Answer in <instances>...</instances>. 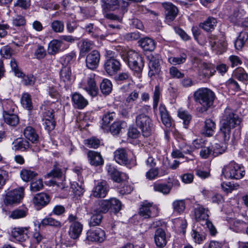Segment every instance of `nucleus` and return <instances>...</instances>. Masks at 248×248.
Here are the masks:
<instances>
[{
    "instance_id": "obj_1",
    "label": "nucleus",
    "mask_w": 248,
    "mask_h": 248,
    "mask_svg": "<svg viewBox=\"0 0 248 248\" xmlns=\"http://www.w3.org/2000/svg\"><path fill=\"white\" fill-rule=\"evenodd\" d=\"M193 98L196 103L201 106L197 108L198 112L202 113L206 112L213 106L216 95L209 88H201L194 92Z\"/></svg>"
},
{
    "instance_id": "obj_2",
    "label": "nucleus",
    "mask_w": 248,
    "mask_h": 248,
    "mask_svg": "<svg viewBox=\"0 0 248 248\" xmlns=\"http://www.w3.org/2000/svg\"><path fill=\"white\" fill-rule=\"evenodd\" d=\"M124 60L134 74L140 77L144 65L143 58L136 51L129 50Z\"/></svg>"
},
{
    "instance_id": "obj_3",
    "label": "nucleus",
    "mask_w": 248,
    "mask_h": 248,
    "mask_svg": "<svg viewBox=\"0 0 248 248\" xmlns=\"http://www.w3.org/2000/svg\"><path fill=\"white\" fill-rule=\"evenodd\" d=\"M222 175L226 178L240 179L245 175L244 167L234 161L230 162L225 166L222 170Z\"/></svg>"
},
{
    "instance_id": "obj_4",
    "label": "nucleus",
    "mask_w": 248,
    "mask_h": 248,
    "mask_svg": "<svg viewBox=\"0 0 248 248\" xmlns=\"http://www.w3.org/2000/svg\"><path fill=\"white\" fill-rule=\"evenodd\" d=\"M24 196V188L20 187L8 191L5 195L3 202L6 205L19 203Z\"/></svg>"
},
{
    "instance_id": "obj_5",
    "label": "nucleus",
    "mask_w": 248,
    "mask_h": 248,
    "mask_svg": "<svg viewBox=\"0 0 248 248\" xmlns=\"http://www.w3.org/2000/svg\"><path fill=\"white\" fill-rule=\"evenodd\" d=\"M139 215L144 218L154 217L158 215V209L153 203L145 201L139 209Z\"/></svg>"
},
{
    "instance_id": "obj_6",
    "label": "nucleus",
    "mask_w": 248,
    "mask_h": 248,
    "mask_svg": "<svg viewBox=\"0 0 248 248\" xmlns=\"http://www.w3.org/2000/svg\"><path fill=\"white\" fill-rule=\"evenodd\" d=\"M94 75L87 77L81 83V87L92 97L96 96L98 93V88L94 79Z\"/></svg>"
},
{
    "instance_id": "obj_7",
    "label": "nucleus",
    "mask_w": 248,
    "mask_h": 248,
    "mask_svg": "<svg viewBox=\"0 0 248 248\" xmlns=\"http://www.w3.org/2000/svg\"><path fill=\"white\" fill-rule=\"evenodd\" d=\"M221 124H240L241 118L234 113L233 110L230 108H226L221 117Z\"/></svg>"
},
{
    "instance_id": "obj_8",
    "label": "nucleus",
    "mask_w": 248,
    "mask_h": 248,
    "mask_svg": "<svg viewBox=\"0 0 248 248\" xmlns=\"http://www.w3.org/2000/svg\"><path fill=\"white\" fill-rule=\"evenodd\" d=\"M51 105L49 103H45L40 107L41 109L43 111V121H45V124L50 123L51 124H55L56 121L54 118V111L52 108Z\"/></svg>"
},
{
    "instance_id": "obj_9",
    "label": "nucleus",
    "mask_w": 248,
    "mask_h": 248,
    "mask_svg": "<svg viewBox=\"0 0 248 248\" xmlns=\"http://www.w3.org/2000/svg\"><path fill=\"white\" fill-rule=\"evenodd\" d=\"M105 238V232L100 228L90 229L87 232L86 239L89 241L101 243Z\"/></svg>"
},
{
    "instance_id": "obj_10",
    "label": "nucleus",
    "mask_w": 248,
    "mask_h": 248,
    "mask_svg": "<svg viewBox=\"0 0 248 248\" xmlns=\"http://www.w3.org/2000/svg\"><path fill=\"white\" fill-rule=\"evenodd\" d=\"M100 60V55L99 52L97 50H93L86 56V66L91 70L95 69L98 66Z\"/></svg>"
},
{
    "instance_id": "obj_11",
    "label": "nucleus",
    "mask_w": 248,
    "mask_h": 248,
    "mask_svg": "<svg viewBox=\"0 0 248 248\" xmlns=\"http://www.w3.org/2000/svg\"><path fill=\"white\" fill-rule=\"evenodd\" d=\"M104 68L108 74L112 76L120 70L121 63L116 59L109 58L106 60Z\"/></svg>"
},
{
    "instance_id": "obj_12",
    "label": "nucleus",
    "mask_w": 248,
    "mask_h": 248,
    "mask_svg": "<svg viewBox=\"0 0 248 248\" xmlns=\"http://www.w3.org/2000/svg\"><path fill=\"white\" fill-rule=\"evenodd\" d=\"M108 191V186L106 181H101L97 183L94 187L92 195L95 198H104Z\"/></svg>"
},
{
    "instance_id": "obj_13",
    "label": "nucleus",
    "mask_w": 248,
    "mask_h": 248,
    "mask_svg": "<svg viewBox=\"0 0 248 248\" xmlns=\"http://www.w3.org/2000/svg\"><path fill=\"white\" fill-rule=\"evenodd\" d=\"M148 58L149 60L148 75L150 78H152L159 74L161 71L159 61L158 58L152 55L149 56Z\"/></svg>"
},
{
    "instance_id": "obj_14",
    "label": "nucleus",
    "mask_w": 248,
    "mask_h": 248,
    "mask_svg": "<svg viewBox=\"0 0 248 248\" xmlns=\"http://www.w3.org/2000/svg\"><path fill=\"white\" fill-rule=\"evenodd\" d=\"M29 227L14 228L11 232V236L16 240L23 242L28 238Z\"/></svg>"
},
{
    "instance_id": "obj_15",
    "label": "nucleus",
    "mask_w": 248,
    "mask_h": 248,
    "mask_svg": "<svg viewBox=\"0 0 248 248\" xmlns=\"http://www.w3.org/2000/svg\"><path fill=\"white\" fill-rule=\"evenodd\" d=\"M162 6L165 9L166 19L170 21H173L178 13L177 7L170 2L163 3Z\"/></svg>"
},
{
    "instance_id": "obj_16",
    "label": "nucleus",
    "mask_w": 248,
    "mask_h": 248,
    "mask_svg": "<svg viewBox=\"0 0 248 248\" xmlns=\"http://www.w3.org/2000/svg\"><path fill=\"white\" fill-rule=\"evenodd\" d=\"M216 70L213 64L209 63L203 62L202 63L199 70V76L203 78L208 79L213 76Z\"/></svg>"
},
{
    "instance_id": "obj_17",
    "label": "nucleus",
    "mask_w": 248,
    "mask_h": 248,
    "mask_svg": "<svg viewBox=\"0 0 248 248\" xmlns=\"http://www.w3.org/2000/svg\"><path fill=\"white\" fill-rule=\"evenodd\" d=\"M155 242L156 246L160 248L164 247L167 243L166 234L162 228L156 230L154 236Z\"/></svg>"
},
{
    "instance_id": "obj_18",
    "label": "nucleus",
    "mask_w": 248,
    "mask_h": 248,
    "mask_svg": "<svg viewBox=\"0 0 248 248\" xmlns=\"http://www.w3.org/2000/svg\"><path fill=\"white\" fill-rule=\"evenodd\" d=\"M217 37L213 34L209 36V42L213 50H216L217 53H221L224 51L226 47V43L224 41H221L220 43H217Z\"/></svg>"
},
{
    "instance_id": "obj_19",
    "label": "nucleus",
    "mask_w": 248,
    "mask_h": 248,
    "mask_svg": "<svg viewBox=\"0 0 248 248\" xmlns=\"http://www.w3.org/2000/svg\"><path fill=\"white\" fill-rule=\"evenodd\" d=\"M83 225L78 221H75L71 223L68 232L70 237L73 239L78 238L82 231Z\"/></svg>"
},
{
    "instance_id": "obj_20",
    "label": "nucleus",
    "mask_w": 248,
    "mask_h": 248,
    "mask_svg": "<svg viewBox=\"0 0 248 248\" xmlns=\"http://www.w3.org/2000/svg\"><path fill=\"white\" fill-rule=\"evenodd\" d=\"M32 201L35 206L42 207L49 203L50 197L48 194L45 193H40L34 196Z\"/></svg>"
},
{
    "instance_id": "obj_21",
    "label": "nucleus",
    "mask_w": 248,
    "mask_h": 248,
    "mask_svg": "<svg viewBox=\"0 0 248 248\" xmlns=\"http://www.w3.org/2000/svg\"><path fill=\"white\" fill-rule=\"evenodd\" d=\"M87 156L90 163L94 166H101L104 163L103 158L99 153L93 151H89Z\"/></svg>"
},
{
    "instance_id": "obj_22",
    "label": "nucleus",
    "mask_w": 248,
    "mask_h": 248,
    "mask_svg": "<svg viewBox=\"0 0 248 248\" xmlns=\"http://www.w3.org/2000/svg\"><path fill=\"white\" fill-rule=\"evenodd\" d=\"M114 157L115 161L120 165H127L129 163L127 155L124 148L116 150L114 153Z\"/></svg>"
},
{
    "instance_id": "obj_23",
    "label": "nucleus",
    "mask_w": 248,
    "mask_h": 248,
    "mask_svg": "<svg viewBox=\"0 0 248 248\" xmlns=\"http://www.w3.org/2000/svg\"><path fill=\"white\" fill-rule=\"evenodd\" d=\"M138 43L144 51H153L156 46L155 41L148 37L140 39Z\"/></svg>"
},
{
    "instance_id": "obj_24",
    "label": "nucleus",
    "mask_w": 248,
    "mask_h": 248,
    "mask_svg": "<svg viewBox=\"0 0 248 248\" xmlns=\"http://www.w3.org/2000/svg\"><path fill=\"white\" fill-rule=\"evenodd\" d=\"M217 21L213 17H209L205 21L199 24V26L204 31L209 32L214 30L216 26Z\"/></svg>"
},
{
    "instance_id": "obj_25",
    "label": "nucleus",
    "mask_w": 248,
    "mask_h": 248,
    "mask_svg": "<svg viewBox=\"0 0 248 248\" xmlns=\"http://www.w3.org/2000/svg\"><path fill=\"white\" fill-rule=\"evenodd\" d=\"M100 1L103 11L105 12L114 11L119 5L118 0H100Z\"/></svg>"
},
{
    "instance_id": "obj_26",
    "label": "nucleus",
    "mask_w": 248,
    "mask_h": 248,
    "mask_svg": "<svg viewBox=\"0 0 248 248\" xmlns=\"http://www.w3.org/2000/svg\"><path fill=\"white\" fill-rule=\"evenodd\" d=\"M106 170L108 175L110 177L111 179L115 182L120 183L122 181V174L113 166L108 164L107 165Z\"/></svg>"
},
{
    "instance_id": "obj_27",
    "label": "nucleus",
    "mask_w": 248,
    "mask_h": 248,
    "mask_svg": "<svg viewBox=\"0 0 248 248\" xmlns=\"http://www.w3.org/2000/svg\"><path fill=\"white\" fill-rule=\"evenodd\" d=\"M195 218L198 221L202 220H208L209 217V210L202 206H198L195 209Z\"/></svg>"
},
{
    "instance_id": "obj_28",
    "label": "nucleus",
    "mask_w": 248,
    "mask_h": 248,
    "mask_svg": "<svg viewBox=\"0 0 248 248\" xmlns=\"http://www.w3.org/2000/svg\"><path fill=\"white\" fill-rule=\"evenodd\" d=\"M75 107L78 109H82L88 104V101L80 94L75 93L72 98Z\"/></svg>"
},
{
    "instance_id": "obj_29",
    "label": "nucleus",
    "mask_w": 248,
    "mask_h": 248,
    "mask_svg": "<svg viewBox=\"0 0 248 248\" xmlns=\"http://www.w3.org/2000/svg\"><path fill=\"white\" fill-rule=\"evenodd\" d=\"M244 16L243 12H240L238 9H235L230 15L229 19L234 24L241 25L242 22L244 19Z\"/></svg>"
},
{
    "instance_id": "obj_30",
    "label": "nucleus",
    "mask_w": 248,
    "mask_h": 248,
    "mask_svg": "<svg viewBox=\"0 0 248 248\" xmlns=\"http://www.w3.org/2000/svg\"><path fill=\"white\" fill-rule=\"evenodd\" d=\"M61 80L64 83L68 84L72 80V73L69 66H63L60 72Z\"/></svg>"
},
{
    "instance_id": "obj_31",
    "label": "nucleus",
    "mask_w": 248,
    "mask_h": 248,
    "mask_svg": "<svg viewBox=\"0 0 248 248\" xmlns=\"http://www.w3.org/2000/svg\"><path fill=\"white\" fill-rule=\"evenodd\" d=\"M41 224L44 226H49L56 229H60L62 227L61 221L51 217H45L41 221Z\"/></svg>"
},
{
    "instance_id": "obj_32",
    "label": "nucleus",
    "mask_w": 248,
    "mask_h": 248,
    "mask_svg": "<svg viewBox=\"0 0 248 248\" xmlns=\"http://www.w3.org/2000/svg\"><path fill=\"white\" fill-rule=\"evenodd\" d=\"M24 135L25 137L32 143L38 140V135L35 129L31 126H27L24 130Z\"/></svg>"
},
{
    "instance_id": "obj_33",
    "label": "nucleus",
    "mask_w": 248,
    "mask_h": 248,
    "mask_svg": "<svg viewBox=\"0 0 248 248\" xmlns=\"http://www.w3.org/2000/svg\"><path fill=\"white\" fill-rule=\"evenodd\" d=\"M108 200H100L97 202L94 208V212H98L101 214L106 213L109 210Z\"/></svg>"
},
{
    "instance_id": "obj_34",
    "label": "nucleus",
    "mask_w": 248,
    "mask_h": 248,
    "mask_svg": "<svg viewBox=\"0 0 248 248\" xmlns=\"http://www.w3.org/2000/svg\"><path fill=\"white\" fill-rule=\"evenodd\" d=\"M62 41L57 39L52 40L48 44L47 51L49 54L54 55L57 53L62 44Z\"/></svg>"
},
{
    "instance_id": "obj_35",
    "label": "nucleus",
    "mask_w": 248,
    "mask_h": 248,
    "mask_svg": "<svg viewBox=\"0 0 248 248\" xmlns=\"http://www.w3.org/2000/svg\"><path fill=\"white\" fill-rule=\"evenodd\" d=\"M110 212L117 213L121 210V202L116 198H112L108 200Z\"/></svg>"
},
{
    "instance_id": "obj_36",
    "label": "nucleus",
    "mask_w": 248,
    "mask_h": 248,
    "mask_svg": "<svg viewBox=\"0 0 248 248\" xmlns=\"http://www.w3.org/2000/svg\"><path fill=\"white\" fill-rule=\"evenodd\" d=\"M155 191L160 192L163 194H168L170 191L171 187L168 185L164 183H154L152 185Z\"/></svg>"
},
{
    "instance_id": "obj_37",
    "label": "nucleus",
    "mask_w": 248,
    "mask_h": 248,
    "mask_svg": "<svg viewBox=\"0 0 248 248\" xmlns=\"http://www.w3.org/2000/svg\"><path fill=\"white\" fill-rule=\"evenodd\" d=\"M13 144L15 150L25 151L29 147V142L22 139H17L15 140Z\"/></svg>"
},
{
    "instance_id": "obj_38",
    "label": "nucleus",
    "mask_w": 248,
    "mask_h": 248,
    "mask_svg": "<svg viewBox=\"0 0 248 248\" xmlns=\"http://www.w3.org/2000/svg\"><path fill=\"white\" fill-rule=\"evenodd\" d=\"M112 85L111 81L108 79H104L100 85V89L102 93L109 94L112 91Z\"/></svg>"
},
{
    "instance_id": "obj_39",
    "label": "nucleus",
    "mask_w": 248,
    "mask_h": 248,
    "mask_svg": "<svg viewBox=\"0 0 248 248\" xmlns=\"http://www.w3.org/2000/svg\"><path fill=\"white\" fill-rule=\"evenodd\" d=\"M174 212L181 214L184 212L186 208V204L184 200H177L172 202Z\"/></svg>"
},
{
    "instance_id": "obj_40",
    "label": "nucleus",
    "mask_w": 248,
    "mask_h": 248,
    "mask_svg": "<svg viewBox=\"0 0 248 248\" xmlns=\"http://www.w3.org/2000/svg\"><path fill=\"white\" fill-rule=\"evenodd\" d=\"M101 128L104 132H110L113 135L118 134L121 129V125H102Z\"/></svg>"
},
{
    "instance_id": "obj_41",
    "label": "nucleus",
    "mask_w": 248,
    "mask_h": 248,
    "mask_svg": "<svg viewBox=\"0 0 248 248\" xmlns=\"http://www.w3.org/2000/svg\"><path fill=\"white\" fill-rule=\"evenodd\" d=\"M234 127L233 125H221L219 128V133L222 136L224 141L229 140L231 129Z\"/></svg>"
},
{
    "instance_id": "obj_42",
    "label": "nucleus",
    "mask_w": 248,
    "mask_h": 248,
    "mask_svg": "<svg viewBox=\"0 0 248 248\" xmlns=\"http://www.w3.org/2000/svg\"><path fill=\"white\" fill-rule=\"evenodd\" d=\"M102 219V215L98 212H94L93 209V215L92 216L89 221V225L90 226H96L99 225L101 223Z\"/></svg>"
},
{
    "instance_id": "obj_43",
    "label": "nucleus",
    "mask_w": 248,
    "mask_h": 248,
    "mask_svg": "<svg viewBox=\"0 0 248 248\" xmlns=\"http://www.w3.org/2000/svg\"><path fill=\"white\" fill-rule=\"evenodd\" d=\"M21 103L22 106L29 110L32 108V102L31 95L28 93L23 94L21 98Z\"/></svg>"
},
{
    "instance_id": "obj_44",
    "label": "nucleus",
    "mask_w": 248,
    "mask_h": 248,
    "mask_svg": "<svg viewBox=\"0 0 248 248\" xmlns=\"http://www.w3.org/2000/svg\"><path fill=\"white\" fill-rule=\"evenodd\" d=\"M37 173L30 170L24 169L21 171L20 176L25 182H28L36 176Z\"/></svg>"
},
{
    "instance_id": "obj_45",
    "label": "nucleus",
    "mask_w": 248,
    "mask_h": 248,
    "mask_svg": "<svg viewBox=\"0 0 248 248\" xmlns=\"http://www.w3.org/2000/svg\"><path fill=\"white\" fill-rule=\"evenodd\" d=\"M234 78L241 81H246L248 80V74L242 68L236 69L233 72Z\"/></svg>"
},
{
    "instance_id": "obj_46",
    "label": "nucleus",
    "mask_w": 248,
    "mask_h": 248,
    "mask_svg": "<svg viewBox=\"0 0 248 248\" xmlns=\"http://www.w3.org/2000/svg\"><path fill=\"white\" fill-rule=\"evenodd\" d=\"M226 149L227 146L225 144L223 143L221 145L218 143H216L212 147V155L215 157L217 156L224 153Z\"/></svg>"
},
{
    "instance_id": "obj_47",
    "label": "nucleus",
    "mask_w": 248,
    "mask_h": 248,
    "mask_svg": "<svg viewBox=\"0 0 248 248\" xmlns=\"http://www.w3.org/2000/svg\"><path fill=\"white\" fill-rule=\"evenodd\" d=\"M177 115L179 118L183 120L184 124H188L192 119L191 115L187 111L183 108L178 109Z\"/></svg>"
},
{
    "instance_id": "obj_48",
    "label": "nucleus",
    "mask_w": 248,
    "mask_h": 248,
    "mask_svg": "<svg viewBox=\"0 0 248 248\" xmlns=\"http://www.w3.org/2000/svg\"><path fill=\"white\" fill-rule=\"evenodd\" d=\"M3 119L7 124H18L19 123V118L16 114H10L4 112Z\"/></svg>"
},
{
    "instance_id": "obj_49",
    "label": "nucleus",
    "mask_w": 248,
    "mask_h": 248,
    "mask_svg": "<svg viewBox=\"0 0 248 248\" xmlns=\"http://www.w3.org/2000/svg\"><path fill=\"white\" fill-rule=\"evenodd\" d=\"M84 144L89 148L96 149L100 144V140L94 137L86 139L84 140Z\"/></svg>"
},
{
    "instance_id": "obj_50",
    "label": "nucleus",
    "mask_w": 248,
    "mask_h": 248,
    "mask_svg": "<svg viewBox=\"0 0 248 248\" xmlns=\"http://www.w3.org/2000/svg\"><path fill=\"white\" fill-rule=\"evenodd\" d=\"M52 30L56 33H62L64 31V23L62 21L55 20L51 23Z\"/></svg>"
},
{
    "instance_id": "obj_51",
    "label": "nucleus",
    "mask_w": 248,
    "mask_h": 248,
    "mask_svg": "<svg viewBox=\"0 0 248 248\" xmlns=\"http://www.w3.org/2000/svg\"><path fill=\"white\" fill-rule=\"evenodd\" d=\"M27 212V209H17L11 212L10 217L13 219H18L24 217L26 216Z\"/></svg>"
},
{
    "instance_id": "obj_52",
    "label": "nucleus",
    "mask_w": 248,
    "mask_h": 248,
    "mask_svg": "<svg viewBox=\"0 0 248 248\" xmlns=\"http://www.w3.org/2000/svg\"><path fill=\"white\" fill-rule=\"evenodd\" d=\"M161 95V90L158 85L155 86L153 95V107L154 110L157 109L160 97Z\"/></svg>"
},
{
    "instance_id": "obj_53",
    "label": "nucleus",
    "mask_w": 248,
    "mask_h": 248,
    "mask_svg": "<svg viewBox=\"0 0 248 248\" xmlns=\"http://www.w3.org/2000/svg\"><path fill=\"white\" fill-rule=\"evenodd\" d=\"M186 59V55L183 54L179 57H170L168 59L169 62L173 65L180 64L184 63Z\"/></svg>"
},
{
    "instance_id": "obj_54",
    "label": "nucleus",
    "mask_w": 248,
    "mask_h": 248,
    "mask_svg": "<svg viewBox=\"0 0 248 248\" xmlns=\"http://www.w3.org/2000/svg\"><path fill=\"white\" fill-rule=\"evenodd\" d=\"M115 116L116 114L114 112H108L104 114L102 117L103 124H109L112 123V124H115V122L114 121Z\"/></svg>"
},
{
    "instance_id": "obj_55",
    "label": "nucleus",
    "mask_w": 248,
    "mask_h": 248,
    "mask_svg": "<svg viewBox=\"0 0 248 248\" xmlns=\"http://www.w3.org/2000/svg\"><path fill=\"white\" fill-rule=\"evenodd\" d=\"M191 236L195 242L198 244H201L205 239V235L203 233H200L195 230H192Z\"/></svg>"
},
{
    "instance_id": "obj_56",
    "label": "nucleus",
    "mask_w": 248,
    "mask_h": 248,
    "mask_svg": "<svg viewBox=\"0 0 248 248\" xmlns=\"http://www.w3.org/2000/svg\"><path fill=\"white\" fill-rule=\"evenodd\" d=\"M43 187V181L41 179L32 181L31 183L30 188L31 191L36 192L41 190Z\"/></svg>"
},
{
    "instance_id": "obj_57",
    "label": "nucleus",
    "mask_w": 248,
    "mask_h": 248,
    "mask_svg": "<svg viewBox=\"0 0 248 248\" xmlns=\"http://www.w3.org/2000/svg\"><path fill=\"white\" fill-rule=\"evenodd\" d=\"M76 60V54L74 53H70L66 55L63 60V65L64 66H68L74 63Z\"/></svg>"
},
{
    "instance_id": "obj_58",
    "label": "nucleus",
    "mask_w": 248,
    "mask_h": 248,
    "mask_svg": "<svg viewBox=\"0 0 248 248\" xmlns=\"http://www.w3.org/2000/svg\"><path fill=\"white\" fill-rule=\"evenodd\" d=\"M127 135L128 138L133 139H137L140 136V132L137 127L132 125L129 127Z\"/></svg>"
},
{
    "instance_id": "obj_59",
    "label": "nucleus",
    "mask_w": 248,
    "mask_h": 248,
    "mask_svg": "<svg viewBox=\"0 0 248 248\" xmlns=\"http://www.w3.org/2000/svg\"><path fill=\"white\" fill-rule=\"evenodd\" d=\"M214 129V125H204L201 133L207 137H210L213 135Z\"/></svg>"
},
{
    "instance_id": "obj_60",
    "label": "nucleus",
    "mask_w": 248,
    "mask_h": 248,
    "mask_svg": "<svg viewBox=\"0 0 248 248\" xmlns=\"http://www.w3.org/2000/svg\"><path fill=\"white\" fill-rule=\"evenodd\" d=\"M62 175V172L60 169L54 167L49 173L46 174L47 177L60 178Z\"/></svg>"
},
{
    "instance_id": "obj_61",
    "label": "nucleus",
    "mask_w": 248,
    "mask_h": 248,
    "mask_svg": "<svg viewBox=\"0 0 248 248\" xmlns=\"http://www.w3.org/2000/svg\"><path fill=\"white\" fill-rule=\"evenodd\" d=\"M92 48V43L91 41L84 40L80 46V53H86Z\"/></svg>"
},
{
    "instance_id": "obj_62",
    "label": "nucleus",
    "mask_w": 248,
    "mask_h": 248,
    "mask_svg": "<svg viewBox=\"0 0 248 248\" xmlns=\"http://www.w3.org/2000/svg\"><path fill=\"white\" fill-rule=\"evenodd\" d=\"M151 122V119L143 114L139 115L136 118L137 124H149Z\"/></svg>"
},
{
    "instance_id": "obj_63",
    "label": "nucleus",
    "mask_w": 248,
    "mask_h": 248,
    "mask_svg": "<svg viewBox=\"0 0 248 248\" xmlns=\"http://www.w3.org/2000/svg\"><path fill=\"white\" fill-rule=\"evenodd\" d=\"M10 65L12 70L15 72V75L18 77H22L24 74L18 69L17 63L15 59H11Z\"/></svg>"
},
{
    "instance_id": "obj_64",
    "label": "nucleus",
    "mask_w": 248,
    "mask_h": 248,
    "mask_svg": "<svg viewBox=\"0 0 248 248\" xmlns=\"http://www.w3.org/2000/svg\"><path fill=\"white\" fill-rule=\"evenodd\" d=\"M170 74L173 78H181L184 77V74L173 66L170 68Z\"/></svg>"
}]
</instances>
